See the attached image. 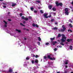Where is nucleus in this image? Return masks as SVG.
Segmentation results:
<instances>
[{"mask_svg":"<svg viewBox=\"0 0 73 73\" xmlns=\"http://www.w3.org/2000/svg\"><path fill=\"white\" fill-rule=\"evenodd\" d=\"M61 36L62 37V38L61 39V41L62 42H65L66 40V37L64 34H62Z\"/></svg>","mask_w":73,"mask_h":73,"instance_id":"nucleus-1","label":"nucleus"},{"mask_svg":"<svg viewBox=\"0 0 73 73\" xmlns=\"http://www.w3.org/2000/svg\"><path fill=\"white\" fill-rule=\"evenodd\" d=\"M53 56V55L52 54H50L48 55L47 56V58H49L50 60H54L56 59V58L54 57H53V58H52Z\"/></svg>","mask_w":73,"mask_h":73,"instance_id":"nucleus-2","label":"nucleus"},{"mask_svg":"<svg viewBox=\"0 0 73 73\" xmlns=\"http://www.w3.org/2000/svg\"><path fill=\"white\" fill-rule=\"evenodd\" d=\"M65 13L66 14V15H68L69 14V12H68V9L66 8L65 9Z\"/></svg>","mask_w":73,"mask_h":73,"instance_id":"nucleus-3","label":"nucleus"},{"mask_svg":"<svg viewBox=\"0 0 73 73\" xmlns=\"http://www.w3.org/2000/svg\"><path fill=\"white\" fill-rule=\"evenodd\" d=\"M53 62H48V65L47 66V68H49L50 67V64L52 65V64H53Z\"/></svg>","mask_w":73,"mask_h":73,"instance_id":"nucleus-4","label":"nucleus"},{"mask_svg":"<svg viewBox=\"0 0 73 73\" xmlns=\"http://www.w3.org/2000/svg\"><path fill=\"white\" fill-rule=\"evenodd\" d=\"M56 6H59V5H60V6H62V4L61 3H58V2H56Z\"/></svg>","mask_w":73,"mask_h":73,"instance_id":"nucleus-5","label":"nucleus"},{"mask_svg":"<svg viewBox=\"0 0 73 73\" xmlns=\"http://www.w3.org/2000/svg\"><path fill=\"white\" fill-rule=\"evenodd\" d=\"M62 28H63V29H61V32H64L65 29H66V28H65V26L64 25H63L62 26Z\"/></svg>","mask_w":73,"mask_h":73,"instance_id":"nucleus-6","label":"nucleus"},{"mask_svg":"<svg viewBox=\"0 0 73 73\" xmlns=\"http://www.w3.org/2000/svg\"><path fill=\"white\" fill-rule=\"evenodd\" d=\"M33 26L34 27H36L37 28H38V25L37 24H35L34 23L33 24Z\"/></svg>","mask_w":73,"mask_h":73,"instance_id":"nucleus-7","label":"nucleus"},{"mask_svg":"<svg viewBox=\"0 0 73 73\" xmlns=\"http://www.w3.org/2000/svg\"><path fill=\"white\" fill-rule=\"evenodd\" d=\"M22 19H24V20H25L26 21L28 20V18H25L24 16H22Z\"/></svg>","mask_w":73,"mask_h":73,"instance_id":"nucleus-8","label":"nucleus"},{"mask_svg":"<svg viewBox=\"0 0 73 73\" xmlns=\"http://www.w3.org/2000/svg\"><path fill=\"white\" fill-rule=\"evenodd\" d=\"M3 22L5 24L4 26V27H7V22H5V21H3Z\"/></svg>","mask_w":73,"mask_h":73,"instance_id":"nucleus-9","label":"nucleus"},{"mask_svg":"<svg viewBox=\"0 0 73 73\" xmlns=\"http://www.w3.org/2000/svg\"><path fill=\"white\" fill-rule=\"evenodd\" d=\"M72 40V39H68L67 40V42H70V41H71Z\"/></svg>","mask_w":73,"mask_h":73,"instance_id":"nucleus-10","label":"nucleus"},{"mask_svg":"<svg viewBox=\"0 0 73 73\" xmlns=\"http://www.w3.org/2000/svg\"><path fill=\"white\" fill-rule=\"evenodd\" d=\"M44 17H45V18H46V19H47V18H48V17L46 16H47V14H44Z\"/></svg>","mask_w":73,"mask_h":73,"instance_id":"nucleus-11","label":"nucleus"},{"mask_svg":"<svg viewBox=\"0 0 73 73\" xmlns=\"http://www.w3.org/2000/svg\"><path fill=\"white\" fill-rule=\"evenodd\" d=\"M52 7V5H49L48 6V8H49V9H51Z\"/></svg>","mask_w":73,"mask_h":73,"instance_id":"nucleus-12","label":"nucleus"},{"mask_svg":"<svg viewBox=\"0 0 73 73\" xmlns=\"http://www.w3.org/2000/svg\"><path fill=\"white\" fill-rule=\"evenodd\" d=\"M9 71V72H13L12 69L10 68Z\"/></svg>","mask_w":73,"mask_h":73,"instance_id":"nucleus-13","label":"nucleus"},{"mask_svg":"<svg viewBox=\"0 0 73 73\" xmlns=\"http://www.w3.org/2000/svg\"><path fill=\"white\" fill-rule=\"evenodd\" d=\"M70 50H73V48H72V46L71 45L70 46Z\"/></svg>","mask_w":73,"mask_h":73,"instance_id":"nucleus-14","label":"nucleus"},{"mask_svg":"<svg viewBox=\"0 0 73 73\" xmlns=\"http://www.w3.org/2000/svg\"><path fill=\"white\" fill-rule=\"evenodd\" d=\"M57 43V42L55 41V42H52L53 45H54L55 44H56Z\"/></svg>","mask_w":73,"mask_h":73,"instance_id":"nucleus-15","label":"nucleus"},{"mask_svg":"<svg viewBox=\"0 0 73 73\" xmlns=\"http://www.w3.org/2000/svg\"><path fill=\"white\" fill-rule=\"evenodd\" d=\"M69 62V61L67 60L66 61V62L65 63V64H68V63Z\"/></svg>","mask_w":73,"mask_h":73,"instance_id":"nucleus-16","label":"nucleus"},{"mask_svg":"<svg viewBox=\"0 0 73 73\" xmlns=\"http://www.w3.org/2000/svg\"><path fill=\"white\" fill-rule=\"evenodd\" d=\"M38 60L37 59H36L35 60V62L36 63H38Z\"/></svg>","mask_w":73,"mask_h":73,"instance_id":"nucleus-17","label":"nucleus"},{"mask_svg":"<svg viewBox=\"0 0 73 73\" xmlns=\"http://www.w3.org/2000/svg\"><path fill=\"white\" fill-rule=\"evenodd\" d=\"M16 31L18 32H21V31H20V30L17 29H16Z\"/></svg>","mask_w":73,"mask_h":73,"instance_id":"nucleus-18","label":"nucleus"},{"mask_svg":"<svg viewBox=\"0 0 73 73\" xmlns=\"http://www.w3.org/2000/svg\"><path fill=\"white\" fill-rule=\"evenodd\" d=\"M52 10L53 11H56V9L55 8H52Z\"/></svg>","mask_w":73,"mask_h":73,"instance_id":"nucleus-19","label":"nucleus"},{"mask_svg":"<svg viewBox=\"0 0 73 73\" xmlns=\"http://www.w3.org/2000/svg\"><path fill=\"white\" fill-rule=\"evenodd\" d=\"M26 59L27 60H29V57H27L26 58Z\"/></svg>","mask_w":73,"mask_h":73,"instance_id":"nucleus-20","label":"nucleus"},{"mask_svg":"<svg viewBox=\"0 0 73 73\" xmlns=\"http://www.w3.org/2000/svg\"><path fill=\"white\" fill-rule=\"evenodd\" d=\"M61 37V34H59L58 35V37Z\"/></svg>","mask_w":73,"mask_h":73,"instance_id":"nucleus-21","label":"nucleus"},{"mask_svg":"<svg viewBox=\"0 0 73 73\" xmlns=\"http://www.w3.org/2000/svg\"><path fill=\"white\" fill-rule=\"evenodd\" d=\"M50 39L51 40H53L54 39V38H51Z\"/></svg>","mask_w":73,"mask_h":73,"instance_id":"nucleus-22","label":"nucleus"},{"mask_svg":"<svg viewBox=\"0 0 73 73\" xmlns=\"http://www.w3.org/2000/svg\"><path fill=\"white\" fill-rule=\"evenodd\" d=\"M60 44H61V45H63V46L64 45V44L62 43V42L60 43Z\"/></svg>","mask_w":73,"mask_h":73,"instance_id":"nucleus-23","label":"nucleus"},{"mask_svg":"<svg viewBox=\"0 0 73 73\" xmlns=\"http://www.w3.org/2000/svg\"><path fill=\"white\" fill-rule=\"evenodd\" d=\"M15 5H16V4H13L12 5V7L15 6Z\"/></svg>","mask_w":73,"mask_h":73,"instance_id":"nucleus-24","label":"nucleus"},{"mask_svg":"<svg viewBox=\"0 0 73 73\" xmlns=\"http://www.w3.org/2000/svg\"><path fill=\"white\" fill-rule=\"evenodd\" d=\"M40 12H41V13H44L43 11L42 10L40 11Z\"/></svg>","mask_w":73,"mask_h":73,"instance_id":"nucleus-25","label":"nucleus"},{"mask_svg":"<svg viewBox=\"0 0 73 73\" xmlns=\"http://www.w3.org/2000/svg\"><path fill=\"white\" fill-rule=\"evenodd\" d=\"M38 39L39 41H41V38H40V37H39L38 38Z\"/></svg>","mask_w":73,"mask_h":73,"instance_id":"nucleus-26","label":"nucleus"},{"mask_svg":"<svg viewBox=\"0 0 73 73\" xmlns=\"http://www.w3.org/2000/svg\"><path fill=\"white\" fill-rule=\"evenodd\" d=\"M59 48H62V46H59V47H58V46H57V48H59Z\"/></svg>","mask_w":73,"mask_h":73,"instance_id":"nucleus-27","label":"nucleus"},{"mask_svg":"<svg viewBox=\"0 0 73 73\" xmlns=\"http://www.w3.org/2000/svg\"><path fill=\"white\" fill-rule=\"evenodd\" d=\"M69 26L71 27V28H72V25H71L70 24H69Z\"/></svg>","mask_w":73,"mask_h":73,"instance_id":"nucleus-28","label":"nucleus"},{"mask_svg":"<svg viewBox=\"0 0 73 73\" xmlns=\"http://www.w3.org/2000/svg\"><path fill=\"white\" fill-rule=\"evenodd\" d=\"M55 30V29H57V28L55 27L53 28Z\"/></svg>","mask_w":73,"mask_h":73,"instance_id":"nucleus-29","label":"nucleus"},{"mask_svg":"<svg viewBox=\"0 0 73 73\" xmlns=\"http://www.w3.org/2000/svg\"><path fill=\"white\" fill-rule=\"evenodd\" d=\"M31 11H33V7H31Z\"/></svg>","mask_w":73,"mask_h":73,"instance_id":"nucleus-30","label":"nucleus"},{"mask_svg":"<svg viewBox=\"0 0 73 73\" xmlns=\"http://www.w3.org/2000/svg\"><path fill=\"white\" fill-rule=\"evenodd\" d=\"M37 11H34V13H37Z\"/></svg>","mask_w":73,"mask_h":73,"instance_id":"nucleus-31","label":"nucleus"},{"mask_svg":"<svg viewBox=\"0 0 73 73\" xmlns=\"http://www.w3.org/2000/svg\"><path fill=\"white\" fill-rule=\"evenodd\" d=\"M68 32H72V30H68Z\"/></svg>","mask_w":73,"mask_h":73,"instance_id":"nucleus-32","label":"nucleus"},{"mask_svg":"<svg viewBox=\"0 0 73 73\" xmlns=\"http://www.w3.org/2000/svg\"><path fill=\"white\" fill-rule=\"evenodd\" d=\"M48 44H49V42H47L46 43V45H48Z\"/></svg>","mask_w":73,"mask_h":73,"instance_id":"nucleus-33","label":"nucleus"},{"mask_svg":"<svg viewBox=\"0 0 73 73\" xmlns=\"http://www.w3.org/2000/svg\"><path fill=\"white\" fill-rule=\"evenodd\" d=\"M54 50L55 51H56L57 50V48H55L54 49Z\"/></svg>","mask_w":73,"mask_h":73,"instance_id":"nucleus-34","label":"nucleus"},{"mask_svg":"<svg viewBox=\"0 0 73 73\" xmlns=\"http://www.w3.org/2000/svg\"><path fill=\"white\" fill-rule=\"evenodd\" d=\"M38 45H40V43L39 42H38Z\"/></svg>","mask_w":73,"mask_h":73,"instance_id":"nucleus-35","label":"nucleus"},{"mask_svg":"<svg viewBox=\"0 0 73 73\" xmlns=\"http://www.w3.org/2000/svg\"><path fill=\"white\" fill-rule=\"evenodd\" d=\"M35 57H36V58H37V57H38V55H36L35 56Z\"/></svg>","mask_w":73,"mask_h":73,"instance_id":"nucleus-36","label":"nucleus"},{"mask_svg":"<svg viewBox=\"0 0 73 73\" xmlns=\"http://www.w3.org/2000/svg\"><path fill=\"white\" fill-rule=\"evenodd\" d=\"M33 68L34 69H37V68H36V67H33Z\"/></svg>","mask_w":73,"mask_h":73,"instance_id":"nucleus-37","label":"nucleus"},{"mask_svg":"<svg viewBox=\"0 0 73 73\" xmlns=\"http://www.w3.org/2000/svg\"><path fill=\"white\" fill-rule=\"evenodd\" d=\"M69 21L70 22V23H72V21L71 20H70Z\"/></svg>","mask_w":73,"mask_h":73,"instance_id":"nucleus-38","label":"nucleus"},{"mask_svg":"<svg viewBox=\"0 0 73 73\" xmlns=\"http://www.w3.org/2000/svg\"><path fill=\"white\" fill-rule=\"evenodd\" d=\"M22 15H23V14H22V13L20 14V16H21H21H22Z\"/></svg>","mask_w":73,"mask_h":73,"instance_id":"nucleus-39","label":"nucleus"},{"mask_svg":"<svg viewBox=\"0 0 73 73\" xmlns=\"http://www.w3.org/2000/svg\"><path fill=\"white\" fill-rule=\"evenodd\" d=\"M51 21H54V19H52L51 20Z\"/></svg>","mask_w":73,"mask_h":73,"instance_id":"nucleus-40","label":"nucleus"},{"mask_svg":"<svg viewBox=\"0 0 73 73\" xmlns=\"http://www.w3.org/2000/svg\"><path fill=\"white\" fill-rule=\"evenodd\" d=\"M20 24H21V25L22 26H24V25H23V24H22V23H21Z\"/></svg>","mask_w":73,"mask_h":73,"instance_id":"nucleus-41","label":"nucleus"},{"mask_svg":"<svg viewBox=\"0 0 73 73\" xmlns=\"http://www.w3.org/2000/svg\"><path fill=\"white\" fill-rule=\"evenodd\" d=\"M32 64H33L34 63V61L32 60Z\"/></svg>","mask_w":73,"mask_h":73,"instance_id":"nucleus-42","label":"nucleus"},{"mask_svg":"<svg viewBox=\"0 0 73 73\" xmlns=\"http://www.w3.org/2000/svg\"><path fill=\"white\" fill-rule=\"evenodd\" d=\"M29 19H32V17H29Z\"/></svg>","mask_w":73,"mask_h":73,"instance_id":"nucleus-43","label":"nucleus"},{"mask_svg":"<svg viewBox=\"0 0 73 73\" xmlns=\"http://www.w3.org/2000/svg\"><path fill=\"white\" fill-rule=\"evenodd\" d=\"M44 58L46 59V56H44Z\"/></svg>","mask_w":73,"mask_h":73,"instance_id":"nucleus-44","label":"nucleus"},{"mask_svg":"<svg viewBox=\"0 0 73 73\" xmlns=\"http://www.w3.org/2000/svg\"><path fill=\"white\" fill-rule=\"evenodd\" d=\"M36 2H38V3H40V2L39 1H36Z\"/></svg>","mask_w":73,"mask_h":73,"instance_id":"nucleus-45","label":"nucleus"},{"mask_svg":"<svg viewBox=\"0 0 73 73\" xmlns=\"http://www.w3.org/2000/svg\"><path fill=\"white\" fill-rule=\"evenodd\" d=\"M10 35H11V36H13L14 35L13 34H11Z\"/></svg>","mask_w":73,"mask_h":73,"instance_id":"nucleus-46","label":"nucleus"},{"mask_svg":"<svg viewBox=\"0 0 73 73\" xmlns=\"http://www.w3.org/2000/svg\"><path fill=\"white\" fill-rule=\"evenodd\" d=\"M48 17H51V15H49V16H48Z\"/></svg>","mask_w":73,"mask_h":73,"instance_id":"nucleus-47","label":"nucleus"},{"mask_svg":"<svg viewBox=\"0 0 73 73\" xmlns=\"http://www.w3.org/2000/svg\"><path fill=\"white\" fill-rule=\"evenodd\" d=\"M3 7L4 8H6V6H3Z\"/></svg>","mask_w":73,"mask_h":73,"instance_id":"nucleus-48","label":"nucleus"},{"mask_svg":"<svg viewBox=\"0 0 73 73\" xmlns=\"http://www.w3.org/2000/svg\"><path fill=\"white\" fill-rule=\"evenodd\" d=\"M8 20L9 21H11V20L9 19H8Z\"/></svg>","mask_w":73,"mask_h":73,"instance_id":"nucleus-49","label":"nucleus"},{"mask_svg":"<svg viewBox=\"0 0 73 73\" xmlns=\"http://www.w3.org/2000/svg\"><path fill=\"white\" fill-rule=\"evenodd\" d=\"M32 57H35V55H33H33H32Z\"/></svg>","mask_w":73,"mask_h":73,"instance_id":"nucleus-50","label":"nucleus"},{"mask_svg":"<svg viewBox=\"0 0 73 73\" xmlns=\"http://www.w3.org/2000/svg\"><path fill=\"white\" fill-rule=\"evenodd\" d=\"M67 73V71H66L64 72V73Z\"/></svg>","mask_w":73,"mask_h":73,"instance_id":"nucleus-51","label":"nucleus"},{"mask_svg":"<svg viewBox=\"0 0 73 73\" xmlns=\"http://www.w3.org/2000/svg\"><path fill=\"white\" fill-rule=\"evenodd\" d=\"M55 24L56 25H57V22L55 23Z\"/></svg>","mask_w":73,"mask_h":73,"instance_id":"nucleus-52","label":"nucleus"},{"mask_svg":"<svg viewBox=\"0 0 73 73\" xmlns=\"http://www.w3.org/2000/svg\"><path fill=\"white\" fill-rule=\"evenodd\" d=\"M66 68H68V66H65Z\"/></svg>","mask_w":73,"mask_h":73,"instance_id":"nucleus-53","label":"nucleus"},{"mask_svg":"<svg viewBox=\"0 0 73 73\" xmlns=\"http://www.w3.org/2000/svg\"><path fill=\"white\" fill-rule=\"evenodd\" d=\"M23 23H24V24H25V21H24L23 22Z\"/></svg>","mask_w":73,"mask_h":73,"instance_id":"nucleus-54","label":"nucleus"},{"mask_svg":"<svg viewBox=\"0 0 73 73\" xmlns=\"http://www.w3.org/2000/svg\"><path fill=\"white\" fill-rule=\"evenodd\" d=\"M27 31H29V29H27Z\"/></svg>","mask_w":73,"mask_h":73,"instance_id":"nucleus-55","label":"nucleus"},{"mask_svg":"<svg viewBox=\"0 0 73 73\" xmlns=\"http://www.w3.org/2000/svg\"><path fill=\"white\" fill-rule=\"evenodd\" d=\"M3 4H4L5 5V3H3Z\"/></svg>","mask_w":73,"mask_h":73,"instance_id":"nucleus-56","label":"nucleus"},{"mask_svg":"<svg viewBox=\"0 0 73 73\" xmlns=\"http://www.w3.org/2000/svg\"><path fill=\"white\" fill-rule=\"evenodd\" d=\"M57 73H60V72H57Z\"/></svg>","mask_w":73,"mask_h":73,"instance_id":"nucleus-57","label":"nucleus"},{"mask_svg":"<svg viewBox=\"0 0 73 73\" xmlns=\"http://www.w3.org/2000/svg\"><path fill=\"white\" fill-rule=\"evenodd\" d=\"M70 8H71V9H72V7H70Z\"/></svg>","mask_w":73,"mask_h":73,"instance_id":"nucleus-58","label":"nucleus"},{"mask_svg":"<svg viewBox=\"0 0 73 73\" xmlns=\"http://www.w3.org/2000/svg\"><path fill=\"white\" fill-rule=\"evenodd\" d=\"M71 73H73V72H71Z\"/></svg>","mask_w":73,"mask_h":73,"instance_id":"nucleus-59","label":"nucleus"},{"mask_svg":"<svg viewBox=\"0 0 73 73\" xmlns=\"http://www.w3.org/2000/svg\"><path fill=\"white\" fill-rule=\"evenodd\" d=\"M3 0H0V1H3Z\"/></svg>","mask_w":73,"mask_h":73,"instance_id":"nucleus-60","label":"nucleus"},{"mask_svg":"<svg viewBox=\"0 0 73 73\" xmlns=\"http://www.w3.org/2000/svg\"><path fill=\"white\" fill-rule=\"evenodd\" d=\"M39 9H40V7H38Z\"/></svg>","mask_w":73,"mask_h":73,"instance_id":"nucleus-61","label":"nucleus"},{"mask_svg":"<svg viewBox=\"0 0 73 73\" xmlns=\"http://www.w3.org/2000/svg\"><path fill=\"white\" fill-rule=\"evenodd\" d=\"M19 44V45H20V43H19V44Z\"/></svg>","mask_w":73,"mask_h":73,"instance_id":"nucleus-62","label":"nucleus"},{"mask_svg":"<svg viewBox=\"0 0 73 73\" xmlns=\"http://www.w3.org/2000/svg\"><path fill=\"white\" fill-rule=\"evenodd\" d=\"M66 44H68V42H66Z\"/></svg>","mask_w":73,"mask_h":73,"instance_id":"nucleus-63","label":"nucleus"},{"mask_svg":"<svg viewBox=\"0 0 73 73\" xmlns=\"http://www.w3.org/2000/svg\"><path fill=\"white\" fill-rule=\"evenodd\" d=\"M25 40H26V38H25Z\"/></svg>","mask_w":73,"mask_h":73,"instance_id":"nucleus-64","label":"nucleus"}]
</instances>
